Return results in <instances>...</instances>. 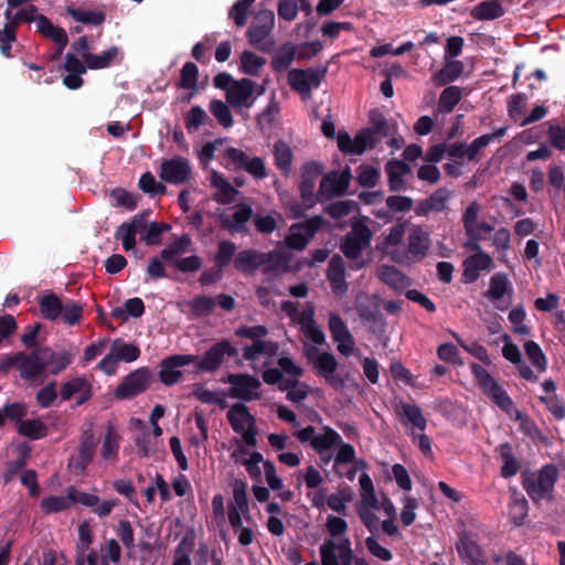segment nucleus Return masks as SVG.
Listing matches in <instances>:
<instances>
[{"instance_id": "nucleus-1", "label": "nucleus", "mask_w": 565, "mask_h": 565, "mask_svg": "<svg viewBox=\"0 0 565 565\" xmlns=\"http://www.w3.org/2000/svg\"><path fill=\"white\" fill-rule=\"evenodd\" d=\"M373 233L364 221L351 224V231L340 242L341 253L350 260V269L359 270L366 266L361 259L362 252L371 246Z\"/></svg>"}, {"instance_id": "nucleus-2", "label": "nucleus", "mask_w": 565, "mask_h": 565, "mask_svg": "<svg viewBox=\"0 0 565 565\" xmlns=\"http://www.w3.org/2000/svg\"><path fill=\"white\" fill-rule=\"evenodd\" d=\"M557 480L558 468L553 463L544 465L537 473H522V487L534 503L542 500L552 501Z\"/></svg>"}, {"instance_id": "nucleus-3", "label": "nucleus", "mask_w": 565, "mask_h": 565, "mask_svg": "<svg viewBox=\"0 0 565 565\" xmlns=\"http://www.w3.org/2000/svg\"><path fill=\"white\" fill-rule=\"evenodd\" d=\"M481 205L473 201L467 207L462 214L461 221L467 235V241L463 243V247L468 250H479L481 245L480 242L486 239L494 227L486 222L478 221Z\"/></svg>"}, {"instance_id": "nucleus-4", "label": "nucleus", "mask_w": 565, "mask_h": 565, "mask_svg": "<svg viewBox=\"0 0 565 565\" xmlns=\"http://www.w3.org/2000/svg\"><path fill=\"white\" fill-rule=\"evenodd\" d=\"M328 73V65L307 68H292L288 72L287 81L290 88L303 99L311 98L312 89L319 88Z\"/></svg>"}, {"instance_id": "nucleus-5", "label": "nucleus", "mask_w": 565, "mask_h": 565, "mask_svg": "<svg viewBox=\"0 0 565 565\" xmlns=\"http://www.w3.org/2000/svg\"><path fill=\"white\" fill-rule=\"evenodd\" d=\"M324 224L326 221L321 215H313L302 222L294 223L284 243L290 249L303 250Z\"/></svg>"}, {"instance_id": "nucleus-6", "label": "nucleus", "mask_w": 565, "mask_h": 565, "mask_svg": "<svg viewBox=\"0 0 565 565\" xmlns=\"http://www.w3.org/2000/svg\"><path fill=\"white\" fill-rule=\"evenodd\" d=\"M305 356L312 364L318 374L322 376L333 388L341 390L344 381L340 376H335L338 361L330 352H320L317 347H305Z\"/></svg>"}, {"instance_id": "nucleus-7", "label": "nucleus", "mask_w": 565, "mask_h": 565, "mask_svg": "<svg viewBox=\"0 0 565 565\" xmlns=\"http://www.w3.org/2000/svg\"><path fill=\"white\" fill-rule=\"evenodd\" d=\"M153 381V373L148 367H139L124 376L116 387L114 396L119 401L132 399L146 392Z\"/></svg>"}, {"instance_id": "nucleus-8", "label": "nucleus", "mask_w": 565, "mask_h": 565, "mask_svg": "<svg viewBox=\"0 0 565 565\" xmlns=\"http://www.w3.org/2000/svg\"><path fill=\"white\" fill-rule=\"evenodd\" d=\"M294 435L301 444L309 443L318 455L335 448L341 443L340 434L330 426H323L322 433L317 434L316 428L309 425Z\"/></svg>"}, {"instance_id": "nucleus-9", "label": "nucleus", "mask_w": 565, "mask_h": 565, "mask_svg": "<svg viewBox=\"0 0 565 565\" xmlns=\"http://www.w3.org/2000/svg\"><path fill=\"white\" fill-rule=\"evenodd\" d=\"M224 383L231 384L228 396L243 402L258 401L262 398V393L258 391L262 387V382L254 375L247 373H230Z\"/></svg>"}, {"instance_id": "nucleus-10", "label": "nucleus", "mask_w": 565, "mask_h": 565, "mask_svg": "<svg viewBox=\"0 0 565 565\" xmlns=\"http://www.w3.org/2000/svg\"><path fill=\"white\" fill-rule=\"evenodd\" d=\"M225 158L227 167L235 171H245L256 180H263L267 177L266 164L260 157H248L242 149L228 147L225 150Z\"/></svg>"}, {"instance_id": "nucleus-11", "label": "nucleus", "mask_w": 565, "mask_h": 565, "mask_svg": "<svg viewBox=\"0 0 565 565\" xmlns=\"http://www.w3.org/2000/svg\"><path fill=\"white\" fill-rule=\"evenodd\" d=\"M352 179L350 167H345L341 172L331 171L323 175L320 182L317 196L320 202L330 200L333 196L345 194Z\"/></svg>"}, {"instance_id": "nucleus-12", "label": "nucleus", "mask_w": 565, "mask_h": 565, "mask_svg": "<svg viewBox=\"0 0 565 565\" xmlns=\"http://www.w3.org/2000/svg\"><path fill=\"white\" fill-rule=\"evenodd\" d=\"M97 440L92 429H86L82 433L77 454L73 455L68 460V469L79 476L84 475L87 466L93 461Z\"/></svg>"}, {"instance_id": "nucleus-13", "label": "nucleus", "mask_w": 565, "mask_h": 565, "mask_svg": "<svg viewBox=\"0 0 565 565\" xmlns=\"http://www.w3.org/2000/svg\"><path fill=\"white\" fill-rule=\"evenodd\" d=\"M192 173V167L188 158L174 156L171 159L162 160L159 177L162 181L180 185L186 183Z\"/></svg>"}, {"instance_id": "nucleus-14", "label": "nucleus", "mask_w": 565, "mask_h": 565, "mask_svg": "<svg viewBox=\"0 0 565 565\" xmlns=\"http://www.w3.org/2000/svg\"><path fill=\"white\" fill-rule=\"evenodd\" d=\"M356 312L363 324L372 334H382L386 329V320L379 305L367 296L356 299Z\"/></svg>"}, {"instance_id": "nucleus-15", "label": "nucleus", "mask_w": 565, "mask_h": 565, "mask_svg": "<svg viewBox=\"0 0 565 565\" xmlns=\"http://www.w3.org/2000/svg\"><path fill=\"white\" fill-rule=\"evenodd\" d=\"M237 349L228 341L221 340L214 343L203 355L201 360H196V369L201 372L213 373L220 369L225 356H236Z\"/></svg>"}, {"instance_id": "nucleus-16", "label": "nucleus", "mask_w": 565, "mask_h": 565, "mask_svg": "<svg viewBox=\"0 0 565 565\" xmlns=\"http://www.w3.org/2000/svg\"><path fill=\"white\" fill-rule=\"evenodd\" d=\"M256 83L250 78L244 77L234 82L231 89H227L226 103L235 110L249 109L253 107Z\"/></svg>"}, {"instance_id": "nucleus-17", "label": "nucleus", "mask_w": 565, "mask_h": 565, "mask_svg": "<svg viewBox=\"0 0 565 565\" xmlns=\"http://www.w3.org/2000/svg\"><path fill=\"white\" fill-rule=\"evenodd\" d=\"M468 559V565H487V557L472 535L461 530V556ZM507 565H526L525 561L513 552L507 555Z\"/></svg>"}, {"instance_id": "nucleus-18", "label": "nucleus", "mask_w": 565, "mask_h": 565, "mask_svg": "<svg viewBox=\"0 0 565 565\" xmlns=\"http://www.w3.org/2000/svg\"><path fill=\"white\" fill-rule=\"evenodd\" d=\"M323 167L317 161L306 162L301 168V180L299 183V192L302 204L306 209L312 207L319 201L315 195L316 180L322 174Z\"/></svg>"}, {"instance_id": "nucleus-19", "label": "nucleus", "mask_w": 565, "mask_h": 565, "mask_svg": "<svg viewBox=\"0 0 565 565\" xmlns=\"http://www.w3.org/2000/svg\"><path fill=\"white\" fill-rule=\"evenodd\" d=\"M151 211L145 210L136 214L130 222L121 223L116 232L115 238L120 241L126 252L132 250L136 247V234L146 231L148 224L147 218Z\"/></svg>"}, {"instance_id": "nucleus-20", "label": "nucleus", "mask_w": 565, "mask_h": 565, "mask_svg": "<svg viewBox=\"0 0 565 565\" xmlns=\"http://www.w3.org/2000/svg\"><path fill=\"white\" fill-rule=\"evenodd\" d=\"M198 360V355L193 354H174L166 358L160 363L159 380L167 386L174 385L182 380L183 373L178 370L194 363Z\"/></svg>"}, {"instance_id": "nucleus-21", "label": "nucleus", "mask_w": 565, "mask_h": 565, "mask_svg": "<svg viewBox=\"0 0 565 565\" xmlns=\"http://www.w3.org/2000/svg\"><path fill=\"white\" fill-rule=\"evenodd\" d=\"M328 327L333 342L337 343L338 351L344 356L351 355L355 341L340 315L330 312Z\"/></svg>"}, {"instance_id": "nucleus-22", "label": "nucleus", "mask_w": 565, "mask_h": 565, "mask_svg": "<svg viewBox=\"0 0 565 565\" xmlns=\"http://www.w3.org/2000/svg\"><path fill=\"white\" fill-rule=\"evenodd\" d=\"M482 393L514 420L521 422L522 424L530 422L529 416L514 406L512 398L497 381L483 388Z\"/></svg>"}, {"instance_id": "nucleus-23", "label": "nucleus", "mask_w": 565, "mask_h": 565, "mask_svg": "<svg viewBox=\"0 0 565 565\" xmlns=\"http://www.w3.org/2000/svg\"><path fill=\"white\" fill-rule=\"evenodd\" d=\"M232 215H220V222L223 228L232 234H247V222L253 217V209L249 204L241 202L235 205Z\"/></svg>"}, {"instance_id": "nucleus-24", "label": "nucleus", "mask_w": 565, "mask_h": 565, "mask_svg": "<svg viewBox=\"0 0 565 565\" xmlns=\"http://www.w3.org/2000/svg\"><path fill=\"white\" fill-rule=\"evenodd\" d=\"M473 254L468 256L463 262V273L462 276L465 281L470 284L478 280L481 275V271H489L493 266V260L491 256L482 250L480 247L479 250H472Z\"/></svg>"}, {"instance_id": "nucleus-25", "label": "nucleus", "mask_w": 565, "mask_h": 565, "mask_svg": "<svg viewBox=\"0 0 565 565\" xmlns=\"http://www.w3.org/2000/svg\"><path fill=\"white\" fill-rule=\"evenodd\" d=\"M18 369L23 380H34L45 370L42 348L33 350L30 354L18 352Z\"/></svg>"}, {"instance_id": "nucleus-26", "label": "nucleus", "mask_w": 565, "mask_h": 565, "mask_svg": "<svg viewBox=\"0 0 565 565\" xmlns=\"http://www.w3.org/2000/svg\"><path fill=\"white\" fill-rule=\"evenodd\" d=\"M430 237L428 232L420 226H414L407 237L408 258L418 262L423 259L429 249Z\"/></svg>"}, {"instance_id": "nucleus-27", "label": "nucleus", "mask_w": 565, "mask_h": 565, "mask_svg": "<svg viewBox=\"0 0 565 565\" xmlns=\"http://www.w3.org/2000/svg\"><path fill=\"white\" fill-rule=\"evenodd\" d=\"M79 393L77 405H82L92 398V384L83 376H75L61 385L60 395L62 401L71 399Z\"/></svg>"}, {"instance_id": "nucleus-28", "label": "nucleus", "mask_w": 565, "mask_h": 565, "mask_svg": "<svg viewBox=\"0 0 565 565\" xmlns=\"http://www.w3.org/2000/svg\"><path fill=\"white\" fill-rule=\"evenodd\" d=\"M263 273L265 275H277L287 273L289 270V264L292 259V255L290 252L280 248H275L267 253L263 252Z\"/></svg>"}, {"instance_id": "nucleus-29", "label": "nucleus", "mask_w": 565, "mask_h": 565, "mask_svg": "<svg viewBox=\"0 0 565 565\" xmlns=\"http://www.w3.org/2000/svg\"><path fill=\"white\" fill-rule=\"evenodd\" d=\"M327 278L332 291L337 296H343L347 292L348 284L345 281V266L341 256L333 255L331 257L327 269Z\"/></svg>"}, {"instance_id": "nucleus-30", "label": "nucleus", "mask_w": 565, "mask_h": 565, "mask_svg": "<svg viewBox=\"0 0 565 565\" xmlns=\"http://www.w3.org/2000/svg\"><path fill=\"white\" fill-rule=\"evenodd\" d=\"M385 172L388 178V189L391 192L406 190V181L404 177L411 172V167L406 162L392 159L386 162Z\"/></svg>"}, {"instance_id": "nucleus-31", "label": "nucleus", "mask_w": 565, "mask_h": 565, "mask_svg": "<svg viewBox=\"0 0 565 565\" xmlns=\"http://www.w3.org/2000/svg\"><path fill=\"white\" fill-rule=\"evenodd\" d=\"M321 565H352L354 559L353 552H338L335 542L328 539L319 548Z\"/></svg>"}, {"instance_id": "nucleus-32", "label": "nucleus", "mask_w": 565, "mask_h": 565, "mask_svg": "<svg viewBox=\"0 0 565 565\" xmlns=\"http://www.w3.org/2000/svg\"><path fill=\"white\" fill-rule=\"evenodd\" d=\"M122 60L117 46H110L100 54L84 53L83 61L89 70H103L111 66L114 63H120Z\"/></svg>"}, {"instance_id": "nucleus-33", "label": "nucleus", "mask_w": 565, "mask_h": 565, "mask_svg": "<svg viewBox=\"0 0 565 565\" xmlns=\"http://www.w3.org/2000/svg\"><path fill=\"white\" fill-rule=\"evenodd\" d=\"M226 418L235 433L244 430V427L254 426L255 416L250 414L249 408L241 402L234 403L226 414Z\"/></svg>"}, {"instance_id": "nucleus-34", "label": "nucleus", "mask_w": 565, "mask_h": 565, "mask_svg": "<svg viewBox=\"0 0 565 565\" xmlns=\"http://www.w3.org/2000/svg\"><path fill=\"white\" fill-rule=\"evenodd\" d=\"M271 30L254 22L246 31V38L250 45L263 53H270L275 46V40L270 38Z\"/></svg>"}, {"instance_id": "nucleus-35", "label": "nucleus", "mask_w": 565, "mask_h": 565, "mask_svg": "<svg viewBox=\"0 0 565 565\" xmlns=\"http://www.w3.org/2000/svg\"><path fill=\"white\" fill-rule=\"evenodd\" d=\"M277 364L288 375V379L282 380L278 386L280 392H289V390H295L301 384L299 383V377L302 376L303 369L297 365L291 358L280 356L277 360Z\"/></svg>"}, {"instance_id": "nucleus-36", "label": "nucleus", "mask_w": 565, "mask_h": 565, "mask_svg": "<svg viewBox=\"0 0 565 565\" xmlns=\"http://www.w3.org/2000/svg\"><path fill=\"white\" fill-rule=\"evenodd\" d=\"M263 252L243 249L234 258V267L243 274H252L264 265Z\"/></svg>"}, {"instance_id": "nucleus-37", "label": "nucleus", "mask_w": 565, "mask_h": 565, "mask_svg": "<svg viewBox=\"0 0 565 565\" xmlns=\"http://www.w3.org/2000/svg\"><path fill=\"white\" fill-rule=\"evenodd\" d=\"M42 356L45 370L50 367L52 375H57L64 371L73 361V354L67 351L55 352L49 347L42 348Z\"/></svg>"}, {"instance_id": "nucleus-38", "label": "nucleus", "mask_w": 565, "mask_h": 565, "mask_svg": "<svg viewBox=\"0 0 565 565\" xmlns=\"http://www.w3.org/2000/svg\"><path fill=\"white\" fill-rule=\"evenodd\" d=\"M38 31L44 38L54 41L55 46H58L60 50L65 49L68 44L66 31L63 28L55 26L51 20L43 14H39L38 17Z\"/></svg>"}, {"instance_id": "nucleus-39", "label": "nucleus", "mask_w": 565, "mask_h": 565, "mask_svg": "<svg viewBox=\"0 0 565 565\" xmlns=\"http://www.w3.org/2000/svg\"><path fill=\"white\" fill-rule=\"evenodd\" d=\"M39 309L44 319L56 321L63 313V300L50 291L39 298Z\"/></svg>"}, {"instance_id": "nucleus-40", "label": "nucleus", "mask_w": 565, "mask_h": 565, "mask_svg": "<svg viewBox=\"0 0 565 565\" xmlns=\"http://www.w3.org/2000/svg\"><path fill=\"white\" fill-rule=\"evenodd\" d=\"M211 183L218 191L214 194L213 200L220 204H231L234 202L238 191L221 174L213 172Z\"/></svg>"}, {"instance_id": "nucleus-41", "label": "nucleus", "mask_w": 565, "mask_h": 565, "mask_svg": "<svg viewBox=\"0 0 565 565\" xmlns=\"http://www.w3.org/2000/svg\"><path fill=\"white\" fill-rule=\"evenodd\" d=\"M504 14L500 0H484L479 2L471 10V15L477 20H494Z\"/></svg>"}, {"instance_id": "nucleus-42", "label": "nucleus", "mask_w": 565, "mask_h": 565, "mask_svg": "<svg viewBox=\"0 0 565 565\" xmlns=\"http://www.w3.org/2000/svg\"><path fill=\"white\" fill-rule=\"evenodd\" d=\"M110 351L118 362L130 363L139 359L140 349L135 343H127L121 338H117L111 342Z\"/></svg>"}, {"instance_id": "nucleus-43", "label": "nucleus", "mask_w": 565, "mask_h": 565, "mask_svg": "<svg viewBox=\"0 0 565 565\" xmlns=\"http://www.w3.org/2000/svg\"><path fill=\"white\" fill-rule=\"evenodd\" d=\"M275 166L284 175H288L291 170L294 153L289 145L284 140H278L273 148Z\"/></svg>"}, {"instance_id": "nucleus-44", "label": "nucleus", "mask_w": 565, "mask_h": 565, "mask_svg": "<svg viewBox=\"0 0 565 565\" xmlns=\"http://www.w3.org/2000/svg\"><path fill=\"white\" fill-rule=\"evenodd\" d=\"M296 56V46L290 43L281 44L274 53L270 65L275 72L287 70Z\"/></svg>"}, {"instance_id": "nucleus-45", "label": "nucleus", "mask_w": 565, "mask_h": 565, "mask_svg": "<svg viewBox=\"0 0 565 565\" xmlns=\"http://www.w3.org/2000/svg\"><path fill=\"white\" fill-rule=\"evenodd\" d=\"M498 451L503 462L501 467V476L503 478H511L515 476L519 472L521 465L513 455L512 446L509 443H504L499 446Z\"/></svg>"}, {"instance_id": "nucleus-46", "label": "nucleus", "mask_w": 565, "mask_h": 565, "mask_svg": "<svg viewBox=\"0 0 565 565\" xmlns=\"http://www.w3.org/2000/svg\"><path fill=\"white\" fill-rule=\"evenodd\" d=\"M18 433L31 440H38L47 435L49 428L40 419H25L18 425Z\"/></svg>"}, {"instance_id": "nucleus-47", "label": "nucleus", "mask_w": 565, "mask_h": 565, "mask_svg": "<svg viewBox=\"0 0 565 565\" xmlns=\"http://www.w3.org/2000/svg\"><path fill=\"white\" fill-rule=\"evenodd\" d=\"M397 411L406 418L408 423L413 425V427L419 430H424L426 428L427 420L424 417L420 407L416 404L401 402L397 405Z\"/></svg>"}, {"instance_id": "nucleus-48", "label": "nucleus", "mask_w": 565, "mask_h": 565, "mask_svg": "<svg viewBox=\"0 0 565 565\" xmlns=\"http://www.w3.org/2000/svg\"><path fill=\"white\" fill-rule=\"evenodd\" d=\"M459 77V61H447L443 68L437 71L431 76V82L435 86L441 87L456 81Z\"/></svg>"}, {"instance_id": "nucleus-49", "label": "nucleus", "mask_w": 565, "mask_h": 565, "mask_svg": "<svg viewBox=\"0 0 565 565\" xmlns=\"http://www.w3.org/2000/svg\"><path fill=\"white\" fill-rule=\"evenodd\" d=\"M529 512V503L523 495L514 494L509 504L510 521L516 525H523Z\"/></svg>"}, {"instance_id": "nucleus-50", "label": "nucleus", "mask_w": 565, "mask_h": 565, "mask_svg": "<svg viewBox=\"0 0 565 565\" xmlns=\"http://www.w3.org/2000/svg\"><path fill=\"white\" fill-rule=\"evenodd\" d=\"M191 245V238L184 234L180 238L172 242L168 247L160 252V257L164 263L172 264L180 254L188 252Z\"/></svg>"}, {"instance_id": "nucleus-51", "label": "nucleus", "mask_w": 565, "mask_h": 565, "mask_svg": "<svg viewBox=\"0 0 565 565\" xmlns=\"http://www.w3.org/2000/svg\"><path fill=\"white\" fill-rule=\"evenodd\" d=\"M72 505L70 499V488L65 497L63 495H50L45 497L40 502V508L45 514L58 513L70 509Z\"/></svg>"}, {"instance_id": "nucleus-52", "label": "nucleus", "mask_w": 565, "mask_h": 565, "mask_svg": "<svg viewBox=\"0 0 565 565\" xmlns=\"http://www.w3.org/2000/svg\"><path fill=\"white\" fill-rule=\"evenodd\" d=\"M66 12L76 22L90 25H102L105 22L106 15L103 11H84L74 7H67Z\"/></svg>"}, {"instance_id": "nucleus-53", "label": "nucleus", "mask_w": 565, "mask_h": 565, "mask_svg": "<svg viewBox=\"0 0 565 565\" xmlns=\"http://www.w3.org/2000/svg\"><path fill=\"white\" fill-rule=\"evenodd\" d=\"M266 60L252 51H244L241 55L239 71L249 76H257Z\"/></svg>"}, {"instance_id": "nucleus-54", "label": "nucleus", "mask_w": 565, "mask_h": 565, "mask_svg": "<svg viewBox=\"0 0 565 565\" xmlns=\"http://www.w3.org/2000/svg\"><path fill=\"white\" fill-rule=\"evenodd\" d=\"M380 179L381 172L379 168L365 163L356 168V181L362 188H375Z\"/></svg>"}, {"instance_id": "nucleus-55", "label": "nucleus", "mask_w": 565, "mask_h": 565, "mask_svg": "<svg viewBox=\"0 0 565 565\" xmlns=\"http://www.w3.org/2000/svg\"><path fill=\"white\" fill-rule=\"evenodd\" d=\"M369 119L371 126L366 129L370 130L373 137H379L381 140L382 138L391 136V126L383 113L379 110H372L370 113Z\"/></svg>"}, {"instance_id": "nucleus-56", "label": "nucleus", "mask_w": 565, "mask_h": 565, "mask_svg": "<svg viewBox=\"0 0 565 565\" xmlns=\"http://www.w3.org/2000/svg\"><path fill=\"white\" fill-rule=\"evenodd\" d=\"M199 67L193 62H186L181 68L179 88L198 92Z\"/></svg>"}, {"instance_id": "nucleus-57", "label": "nucleus", "mask_w": 565, "mask_h": 565, "mask_svg": "<svg viewBox=\"0 0 565 565\" xmlns=\"http://www.w3.org/2000/svg\"><path fill=\"white\" fill-rule=\"evenodd\" d=\"M446 150H448V153L451 158H459V141L451 143L449 147H447L446 143H437L431 146L426 152L425 161L430 163H437L441 161Z\"/></svg>"}, {"instance_id": "nucleus-58", "label": "nucleus", "mask_w": 565, "mask_h": 565, "mask_svg": "<svg viewBox=\"0 0 565 565\" xmlns=\"http://www.w3.org/2000/svg\"><path fill=\"white\" fill-rule=\"evenodd\" d=\"M209 108L222 127L231 128L233 126L234 120L228 104L220 99H212Z\"/></svg>"}, {"instance_id": "nucleus-59", "label": "nucleus", "mask_w": 565, "mask_h": 565, "mask_svg": "<svg viewBox=\"0 0 565 565\" xmlns=\"http://www.w3.org/2000/svg\"><path fill=\"white\" fill-rule=\"evenodd\" d=\"M83 306L70 298L63 300V313L60 318L68 324L74 326L78 323L83 318Z\"/></svg>"}, {"instance_id": "nucleus-60", "label": "nucleus", "mask_w": 565, "mask_h": 565, "mask_svg": "<svg viewBox=\"0 0 565 565\" xmlns=\"http://www.w3.org/2000/svg\"><path fill=\"white\" fill-rule=\"evenodd\" d=\"M119 449V436L113 429V427H108L105 433L103 445H102V457L105 460H110L117 458Z\"/></svg>"}, {"instance_id": "nucleus-61", "label": "nucleus", "mask_w": 565, "mask_h": 565, "mask_svg": "<svg viewBox=\"0 0 565 565\" xmlns=\"http://www.w3.org/2000/svg\"><path fill=\"white\" fill-rule=\"evenodd\" d=\"M490 143V138L484 135L476 138L469 146L461 142V159L478 162L481 158V150Z\"/></svg>"}, {"instance_id": "nucleus-62", "label": "nucleus", "mask_w": 565, "mask_h": 565, "mask_svg": "<svg viewBox=\"0 0 565 565\" xmlns=\"http://www.w3.org/2000/svg\"><path fill=\"white\" fill-rule=\"evenodd\" d=\"M459 104V86H447L439 96L438 110L448 114Z\"/></svg>"}, {"instance_id": "nucleus-63", "label": "nucleus", "mask_w": 565, "mask_h": 565, "mask_svg": "<svg viewBox=\"0 0 565 565\" xmlns=\"http://www.w3.org/2000/svg\"><path fill=\"white\" fill-rule=\"evenodd\" d=\"M236 252V245L231 241H221L217 246V252L214 256L216 267L224 269L227 267Z\"/></svg>"}, {"instance_id": "nucleus-64", "label": "nucleus", "mask_w": 565, "mask_h": 565, "mask_svg": "<svg viewBox=\"0 0 565 565\" xmlns=\"http://www.w3.org/2000/svg\"><path fill=\"white\" fill-rule=\"evenodd\" d=\"M379 137H373L370 130H367L366 128L361 129L353 138V154H362L367 148L374 149L379 145Z\"/></svg>"}]
</instances>
